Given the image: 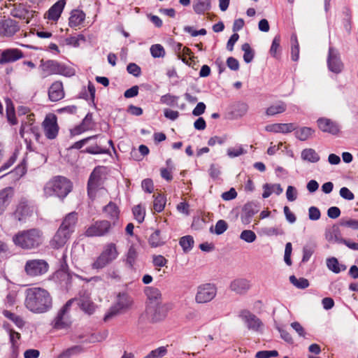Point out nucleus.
<instances>
[{
  "label": "nucleus",
  "instance_id": "1",
  "mask_svg": "<svg viewBox=\"0 0 358 358\" xmlns=\"http://www.w3.org/2000/svg\"><path fill=\"white\" fill-rule=\"evenodd\" d=\"M24 306L36 314L45 313L52 308V298L49 292L41 287H31L25 290Z\"/></svg>",
  "mask_w": 358,
  "mask_h": 358
},
{
  "label": "nucleus",
  "instance_id": "2",
  "mask_svg": "<svg viewBox=\"0 0 358 358\" xmlns=\"http://www.w3.org/2000/svg\"><path fill=\"white\" fill-rule=\"evenodd\" d=\"M14 244L24 250H32L43 243V233L38 229H30L18 231L13 236Z\"/></svg>",
  "mask_w": 358,
  "mask_h": 358
},
{
  "label": "nucleus",
  "instance_id": "3",
  "mask_svg": "<svg viewBox=\"0 0 358 358\" xmlns=\"http://www.w3.org/2000/svg\"><path fill=\"white\" fill-rule=\"evenodd\" d=\"M71 189L72 183L69 180L63 176H55L45 184L43 192L47 197L55 195L63 199Z\"/></svg>",
  "mask_w": 358,
  "mask_h": 358
},
{
  "label": "nucleus",
  "instance_id": "4",
  "mask_svg": "<svg viewBox=\"0 0 358 358\" xmlns=\"http://www.w3.org/2000/svg\"><path fill=\"white\" fill-rule=\"evenodd\" d=\"M133 304V299L127 293L120 292L117 296L115 303L106 313L103 320L108 322L114 317L124 313L129 310Z\"/></svg>",
  "mask_w": 358,
  "mask_h": 358
},
{
  "label": "nucleus",
  "instance_id": "5",
  "mask_svg": "<svg viewBox=\"0 0 358 358\" xmlns=\"http://www.w3.org/2000/svg\"><path fill=\"white\" fill-rule=\"evenodd\" d=\"M119 255L117 246L113 243L105 245L99 256L92 264L94 269H101L115 260Z\"/></svg>",
  "mask_w": 358,
  "mask_h": 358
},
{
  "label": "nucleus",
  "instance_id": "6",
  "mask_svg": "<svg viewBox=\"0 0 358 358\" xmlns=\"http://www.w3.org/2000/svg\"><path fill=\"white\" fill-rule=\"evenodd\" d=\"M35 206L25 198H21L11 216L20 223H25L35 213Z\"/></svg>",
  "mask_w": 358,
  "mask_h": 358
},
{
  "label": "nucleus",
  "instance_id": "7",
  "mask_svg": "<svg viewBox=\"0 0 358 358\" xmlns=\"http://www.w3.org/2000/svg\"><path fill=\"white\" fill-rule=\"evenodd\" d=\"M73 300H69L58 311L56 317L52 322L55 329H67L71 325V320L69 315L70 308Z\"/></svg>",
  "mask_w": 358,
  "mask_h": 358
},
{
  "label": "nucleus",
  "instance_id": "8",
  "mask_svg": "<svg viewBox=\"0 0 358 358\" xmlns=\"http://www.w3.org/2000/svg\"><path fill=\"white\" fill-rule=\"evenodd\" d=\"M217 294V288L215 285L206 283L197 287L195 301L198 303H206L211 301Z\"/></svg>",
  "mask_w": 358,
  "mask_h": 358
},
{
  "label": "nucleus",
  "instance_id": "9",
  "mask_svg": "<svg viewBox=\"0 0 358 358\" xmlns=\"http://www.w3.org/2000/svg\"><path fill=\"white\" fill-rule=\"evenodd\" d=\"M48 269V263L43 259H32L26 262L24 271L26 273L31 277L41 275L45 273Z\"/></svg>",
  "mask_w": 358,
  "mask_h": 358
},
{
  "label": "nucleus",
  "instance_id": "10",
  "mask_svg": "<svg viewBox=\"0 0 358 358\" xmlns=\"http://www.w3.org/2000/svg\"><path fill=\"white\" fill-rule=\"evenodd\" d=\"M110 227L109 221H96L86 229L85 235L88 237L103 236L109 232Z\"/></svg>",
  "mask_w": 358,
  "mask_h": 358
},
{
  "label": "nucleus",
  "instance_id": "11",
  "mask_svg": "<svg viewBox=\"0 0 358 358\" xmlns=\"http://www.w3.org/2000/svg\"><path fill=\"white\" fill-rule=\"evenodd\" d=\"M327 66L329 71L334 73H340L343 69V64L341 60L338 51L330 47L327 57Z\"/></svg>",
  "mask_w": 358,
  "mask_h": 358
},
{
  "label": "nucleus",
  "instance_id": "12",
  "mask_svg": "<svg viewBox=\"0 0 358 358\" xmlns=\"http://www.w3.org/2000/svg\"><path fill=\"white\" fill-rule=\"evenodd\" d=\"M24 57L22 50L17 48H7L1 51L0 64L13 63Z\"/></svg>",
  "mask_w": 358,
  "mask_h": 358
},
{
  "label": "nucleus",
  "instance_id": "13",
  "mask_svg": "<svg viewBox=\"0 0 358 358\" xmlns=\"http://www.w3.org/2000/svg\"><path fill=\"white\" fill-rule=\"evenodd\" d=\"M241 317L249 330L260 331L263 328V323L255 315L248 310L241 312Z\"/></svg>",
  "mask_w": 358,
  "mask_h": 358
},
{
  "label": "nucleus",
  "instance_id": "14",
  "mask_svg": "<svg viewBox=\"0 0 358 358\" xmlns=\"http://www.w3.org/2000/svg\"><path fill=\"white\" fill-rule=\"evenodd\" d=\"M45 136L49 139H54L58 134L57 117L55 115L47 116L43 123Z\"/></svg>",
  "mask_w": 358,
  "mask_h": 358
},
{
  "label": "nucleus",
  "instance_id": "15",
  "mask_svg": "<svg viewBox=\"0 0 358 358\" xmlns=\"http://www.w3.org/2000/svg\"><path fill=\"white\" fill-rule=\"evenodd\" d=\"M318 128L323 132L338 135L341 131L340 125L326 117H320L317 121Z\"/></svg>",
  "mask_w": 358,
  "mask_h": 358
},
{
  "label": "nucleus",
  "instance_id": "16",
  "mask_svg": "<svg viewBox=\"0 0 358 358\" xmlns=\"http://www.w3.org/2000/svg\"><path fill=\"white\" fill-rule=\"evenodd\" d=\"M34 11L27 9L25 6L22 4L14 6L10 10V15L13 17L24 20L27 24L29 23L30 19L34 17Z\"/></svg>",
  "mask_w": 358,
  "mask_h": 358
},
{
  "label": "nucleus",
  "instance_id": "17",
  "mask_svg": "<svg viewBox=\"0 0 358 358\" xmlns=\"http://www.w3.org/2000/svg\"><path fill=\"white\" fill-rule=\"evenodd\" d=\"M229 287L238 294H244L250 289L251 283L245 278H237L231 282Z\"/></svg>",
  "mask_w": 358,
  "mask_h": 358
},
{
  "label": "nucleus",
  "instance_id": "18",
  "mask_svg": "<svg viewBox=\"0 0 358 358\" xmlns=\"http://www.w3.org/2000/svg\"><path fill=\"white\" fill-rule=\"evenodd\" d=\"M71 234L59 227L50 241V245L54 248L63 247L71 237Z\"/></svg>",
  "mask_w": 358,
  "mask_h": 358
},
{
  "label": "nucleus",
  "instance_id": "19",
  "mask_svg": "<svg viewBox=\"0 0 358 358\" xmlns=\"http://www.w3.org/2000/svg\"><path fill=\"white\" fill-rule=\"evenodd\" d=\"M77 222L78 213L76 212H71L64 217L59 227L72 234L75 231Z\"/></svg>",
  "mask_w": 358,
  "mask_h": 358
},
{
  "label": "nucleus",
  "instance_id": "20",
  "mask_svg": "<svg viewBox=\"0 0 358 358\" xmlns=\"http://www.w3.org/2000/svg\"><path fill=\"white\" fill-rule=\"evenodd\" d=\"M48 96L52 101H57L64 97V92L62 82L56 81L52 84L48 90Z\"/></svg>",
  "mask_w": 358,
  "mask_h": 358
},
{
  "label": "nucleus",
  "instance_id": "21",
  "mask_svg": "<svg viewBox=\"0 0 358 358\" xmlns=\"http://www.w3.org/2000/svg\"><path fill=\"white\" fill-rule=\"evenodd\" d=\"M259 210L257 209L256 205L252 203H246L242 210V213L241 215V220L244 224H248L251 222L252 218L253 216L257 213Z\"/></svg>",
  "mask_w": 358,
  "mask_h": 358
},
{
  "label": "nucleus",
  "instance_id": "22",
  "mask_svg": "<svg viewBox=\"0 0 358 358\" xmlns=\"http://www.w3.org/2000/svg\"><path fill=\"white\" fill-rule=\"evenodd\" d=\"M2 33L6 36H12L20 29L17 22L12 19H6L0 23Z\"/></svg>",
  "mask_w": 358,
  "mask_h": 358
},
{
  "label": "nucleus",
  "instance_id": "23",
  "mask_svg": "<svg viewBox=\"0 0 358 358\" xmlns=\"http://www.w3.org/2000/svg\"><path fill=\"white\" fill-rule=\"evenodd\" d=\"M296 127L292 123H275L266 126L265 129L274 133H289L295 130Z\"/></svg>",
  "mask_w": 358,
  "mask_h": 358
},
{
  "label": "nucleus",
  "instance_id": "24",
  "mask_svg": "<svg viewBox=\"0 0 358 358\" xmlns=\"http://www.w3.org/2000/svg\"><path fill=\"white\" fill-rule=\"evenodd\" d=\"M13 196L11 187H6L0 190V215L7 208Z\"/></svg>",
  "mask_w": 358,
  "mask_h": 358
},
{
  "label": "nucleus",
  "instance_id": "25",
  "mask_svg": "<svg viewBox=\"0 0 358 358\" xmlns=\"http://www.w3.org/2000/svg\"><path fill=\"white\" fill-rule=\"evenodd\" d=\"M59 63L54 60H41L40 68L44 73V76L57 74Z\"/></svg>",
  "mask_w": 358,
  "mask_h": 358
},
{
  "label": "nucleus",
  "instance_id": "26",
  "mask_svg": "<svg viewBox=\"0 0 358 358\" xmlns=\"http://www.w3.org/2000/svg\"><path fill=\"white\" fill-rule=\"evenodd\" d=\"M66 4L65 0H59L48 10V18L52 20H57Z\"/></svg>",
  "mask_w": 358,
  "mask_h": 358
},
{
  "label": "nucleus",
  "instance_id": "27",
  "mask_svg": "<svg viewBox=\"0 0 358 358\" xmlns=\"http://www.w3.org/2000/svg\"><path fill=\"white\" fill-rule=\"evenodd\" d=\"M92 115L91 113H88L81 124L77 127H76L72 131L71 134L73 135L80 134L85 131H88L92 128Z\"/></svg>",
  "mask_w": 358,
  "mask_h": 358
},
{
  "label": "nucleus",
  "instance_id": "28",
  "mask_svg": "<svg viewBox=\"0 0 358 358\" xmlns=\"http://www.w3.org/2000/svg\"><path fill=\"white\" fill-rule=\"evenodd\" d=\"M138 252L137 249L134 245H131L126 254V265L131 269L134 268L138 259Z\"/></svg>",
  "mask_w": 358,
  "mask_h": 358
},
{
  "label": "nucleus",
  "instance_id": "29",
  "mask_svg": "<svg viewBox=\"0 0 358 358\" xmlns=\"http://www.w3.org/2000/svg\"><path fill=\"white\" fill-rule=\"evenodd\" d=\"M85 14L78 10H74L71 12L69 17V25L71 27L79 26L85 20Z\"/></svg>",
  "mask_w": 358,
  "mask_h": 358
},
{
  "label": "nucleus",
  "instance_id": "30",
  "mask_svg": "<svg viewBox=\"0 0 358 358\" xmlns=\"http://www.w3.org/2000/svg\"><path fill=\"white\" fill-rule=\"evenodd\" d=\"M103 212L106 213V216L108 218L113 220V224H115V220L119 216V210L117 206L114 203L110 202L104 207Z\"/></svg>",
  "mask_w": 358,
  "mask_h": 358
},
{
  "label": "nucleus",
  "instance_id": "31",
  "mask_svg": "<svg viewBox=\"0 0 358 358\" xmlns=\"http://www.w3.org/2000/svg\"><path fill=\"white\" fill-rule=\"evenodd\" d=\"M301 158L302 159L311 163H316L320 159L319 155L312 148L303 150L301 152Z\"/></svg>",
  "mask_w": 358,
  "mask_h": 358
},
{
  "label": "nucleus",
  "instance_id": "32",
  "mask_svg": "<svg viewBox=\"0 0 358 358\" xmlns=\"http://www.w3.org/2000/svg\"><path fill=\"white\" fill-rule=\"evenodd\" d=\"M315 133V130L310 127H303L297 129L295 132L296 137L302 141L311 138Z\"/></svg>",
  "mask_w": 358,
  "mask_h": 358
},
{
  "label": "nucleus",
  "instance_id": "33",
  "mask_svg": "<svg viewBox=\"0 0 358 358\" xmlns=\"http://www.w3.org/2000/svg\"><path fill=\"white\" fill-rule=\"evenodd\" d=\"M211 8L210 0L199 1L193 4V10L196 14H203Z\"/></svg>",
  "mask_w": 358,
  "mask_h": 358
},
{
  "label": "nucleus",
  "instance_id": "34",
  "mask_svg": "<svg viewBox=\"0 0 358 358\" xmlns=\"http://www.w3.org/2000/svg\"><path fill=\"white\" fill-rule=\"evenodd\" d=\"M286 108L287 106L284 102H278L267 108L266 114L268 116H273L285 112Z\"/></svg>",
  "mask_w": 358,
  "mask_h": 358
},
{
  "label": "nucleus",
  "instance_id": "35",
  "mask_svg": "<svg viewBox=\"0 0 358 358\" xmlns=\"http://www.w3.org/2000/svg\"><path fill=\"white\" fill-rule=\"evenodd\" d=\"M327 268L335 273H338L341 271L346 269V266L344 265H340L338 259L336 257H331L327 259Z\"/></svg>",
  "mask_w": 358,
  "mask_h": 358
},
{
  "label": "nucleus",
  "instance_id": "36",
  "mask_svg": "<svg viewBox=\"0 0 358 358\" xmlns=\"http://www.w3.org/2000/svg\"><path fill=\"white\" fill-rule=\"evenodd\" d=\"M150 245L152 248H157L164 244V241L161 237L160 231L159 229L155 230L150 236L148 239Z\"/></svg>",
  "mask_w": 358,
  "mask_h": 358
},
{
  "label": "nucleus",
  "instance_id": "37",
  "mask_svg": "<svg viewBox=\"0 0 358 358\" xmlns=\"http://www.w3.org/2000/svg\"><path fill=\"white\" fill-rule=\"evenodd\" d=\"M3 315L12 322L15 323V324L19 327L22 328L24 325V322L22 318L15 313H11L9 310H5L3 311Z\"/></svg>",
  "mask_w": 358,
  "mask_h": 358
},
{
  "label": "nucleus",
  "instance_id": "38",
  "mask_svg": "<svg viewBox=\"0 0 358 358\" xmlns=\"http://www.w3.org/2000/svg\"><path fill=\"white\" fill-rule=\"evenodd\" d=\"M154 197L155 199L153 202V208L156 212L160 213L164 210L165 207L166 199L163 195L160 194L154 196Z\"/></svg>",
  "mask_w": 358,
  "mask_h": 358
},
{
  "label": "nucleus",
  "instance_id": "39",
  "mask_svg": "<svg viewBox=\"0 0 358 358\" xmlns=\"http://www.w3.org/2000/svg\"><path fill=\"white\" fill-rule=\"evenodd\" d=\"M194 239L191 236H185L180 239L179 243L185 252L190 251L194 245Z\"/></svg>",
  "mask_w": 358,
  "mask_h": 358
},
{
  "label": "nucleus",
  "instance_id": "40",
  "mask_svg": "<svg viewBox=\"0 0 358 358\" xmlns=\"http://www.w3.org/2000/svg\"><path fill=\"white\" fill-rule=\"evenodd\" d=\"M147 297L151 301H158L162 297L161 292L158 288L147 287L145 289Z\"/></svg>",
  "mask_w": 358,
  "mask_h": 358
},
{
  "label": "nucleus",
  "instance_id": "41",
  "mask_svg": "<svg viewBox=\"0 0 358 358\" xmlns=\"http://www.w3.org/2000/svg\"><path fill=\"white\" fill-rule=\"evenodd\" d=\"M168 310L169 308L167 305H158L155 310L153 319L155 321H159L164 319L166 317Z\"/></svg>",
  "mask_w": 358,
  "mask_h": 358
},
{
  "label": "nucleus",
  "instance_id": "42",
  "mask_svg": "<svg viewBox=\"0 0 358 358\" xmlns=\"http://www.w3.org/2000/svg\"><path fill=\"white\" fill-rule=\"evenodd\" d=\"M316 245L314 243H308L303 248L302 262H307L314 253Z\"/></svg>",
  "mask_w": 358,
  "mask_h": 358
},
{
  "label": "nucleus",
  "instance_id": "43",
  "mask_svg": "<svg viewBox=\"0 0 358 358\" xmlns=\"http://www.w3.org/2000/svg\"><path fill=\"white\" fill-rule=\"evenodd\" d=\"M82 351L80 346L76 345L64 351L57 358H70L72 355L79 354Z\"/></svg>",
  "mask_w": 358,
  "mask_h": 358
},
{
  "label": "nucleus",
  "instance_id": "44",
  "mask_svg": "<svg viewBox=\"0 0 358 358\" xmlns=\"http://www.w3.org/2000/svg\"><path fill=\"white\" fill-rule=\"evenodd\" d=\"M289 281L295 287H296L299 289H305L309 286L308 280L303 278H301L298 279L294 275H291L289 277Z\"/></svg>",
  "mask_w": 358,
  "mask_h": 358
},
{
  "label": "nucleus",
  "instance_id": "45",
  "mask_svg": "<svg viewBox=\"0 0 358 358\" xmlns=\"http://www.w3.org/2000/svg\"><path fill=\"white\" fill-rule=\"evenodd\" d=\"M227 152L229 157L234 158L245 154L247 151L243 148L242 145H237L234 148H228Z\"/></svg>",
  "mask_w": 358,
  "mask_h": 358
},
{
  "label": "nucleus",
  "instance_id": "46",
  "mask_svg": "<svg viewBox=\"0 0 358 358\" xmlns=\"http://www.w3.org/2000/svg\"><path fill=\"white\" fill-rule=\"evenodd\" d=\"M242 50L244 52L243 59L246 63H250L254 58V52L250 45L245 43L242 45Z\"/></svg>",
  "mask_w": 358,
  "mask_h": 358
},
{
  "label": "nucleus",
  "instance_id": "47",
  "mask_svg": "<svg viewBox=\"0 0 358 358\" xmlns=\"http://www.w3.org/2000/svg\"><path fill=\"white\" fill-rule=\"evenodd\" d=\"M150 53L155 58L164 57L165 56V50L160 44H155L150 47Z\"/></svg>",
  "mask_w": 358,
  "mask_h": 358
},
{
  "label": "nucleus",
  "instance_id": "48",
  "mask_svg": "<svg viewBox=\"0 0 358 358\" xmlns=\"http://www.w3.org/2000/svg\"><path fill=\"white\" fill-rule=\"evenodd\" d=\"M240 238L246 243H251L256 240L257 236L251 230H243L240 234Z\"/></svg>",
  "mask_w": 358,
  "mask_h": 358
},
{
  "label": "nucleus",
  "instance_id": "49",
  "mask_svg": "<svg viewBox=\"0 0 358 358\" xmlns=\"http://www.w3.org/2000/svg\"><path fill=\"white\" fill-rule=\"evenodd\" d=\"M178 96L167 94L161 97L160 101L162 103L169 106H174L177 105Z\"/></svg>",
  "mask_w": 358,
  "mask_h": 358
},
{
  "label": "nucleus",
  "instance_id": "50",
  "mask_svg": "<svg viewBox=\"0 0 358 358\" xmlns=\"http://www.w3.org/2000/svg\"><path fill=\"white\" fill-rule=\"evenodd\" d=\"M292 50H291L292 59L294 61H297L299 59V46L296 36L295 35H293L292 36Z\"/></svg>",
  "mask_w": 358,
  "mask_h": 358
},
{
  "label": "nucleus",
  "instance_id": "51",
  "mask_svg": "<svg viewBox=\"0 0 358 358\" xmlns=\"http://www.w3.org/2000/svg\"><path fill=\"white\" fill-rule=\"evenodd\" d=\"M133 214L138 222L141 223L144 220L145 210L141 205L135 206L133 209Z\"/></svg>",
  "mask_w": 358,
  "mask_h": 358
},
{
  "label": "nucleus",
  "instance_id": "52",
  "mask_svg": "<svg viewBox=\"0 0 358 358\" xmlns=\"http://www.w3.org/2000/svg\"><path fill=\"white\" fill-rule=\"evenodd\" d=\"M96 182H97V179L95 176L94 173L93 172L90 177V179L88 180V184H87V192H88V195L90 197L94 196V190L96 188Z\"/></svg>",
  "mask_w": 358,
  "mask_h": 358
},
{
  "label": "nucleus",
  "instance_id": "53",
  "mask_svg": "<svg viewBox=\"0 0 358 358\" xmlns=\"http://www.w3.org/2000/svg\"><path fill=\"white\" fill-rule=\"evenodd\" d=\"M340 224L354 230H358V220L356 219H342L340 222Z\"/></svg>",
  "mask_w": 358,
  "mask_h": 358
},
{
  "label": "nucleus",
  "instance_id": "54",
  "mask_svg": "<svg viewBox=\"0 0 358 358\" xmlns=\"http://www.w3.org/2000/svg\"><path fill=\"white\" fill-rule=\"evenodd\" d=\"M80 306L83 310L88 314H92L94 311V305L89 300H81L80 302Z\"/></svg>",
  "mask_w": 358,
  "mask_h": 358
},
{
  "label": "nucleus",
  "instance_id": "55",
  "mask_svg": "<svg viewBox=\"0 0 358 358\" xmlns=\"http://www.w3.org/2000/svg\"><path fill=\"white\" fill-rule=\"evenodd\" d=\"M166 353V349L165 347H159L152 351H151L144 358H161L164 357Z\"/></svg>",
  "mask_w": 358,
  "mask_h": 358
},
{
  "label": "nucleus",
  "instance_id": "56",
  "mask_svg": "<svg viewBox=\"0 0 358 358\" xmlns=\"http://www.w3.org/2000/svg\"><path fill=\"white\" fill-rule=\"evenodd\" d=\"M280 36L277 35L274 37L270 49V53L274 57H277L278 50L280 49Z\"/></svg>",
  "mask_w": 358,
  "mask_h": 358
},
{
  "label": "nucleus",
  "instance_id": "57",
  "mask_svg": "<svg viewBox=\"0 0 358 358\" xmlns=\"http://www.w3.org/2000/svg\"><path fill=\"white\" fill-rule=\"evenodd\" d=\"M227 223L223 220H220L217 222L215 226V233L217 235L222 234L227 229Z\"/></svg>",
  "mask_w": 358,
  "mask_h": 358
},
{
  "label": "nucleus",
  "instance_id": "58",
  "mask_svg": "<svg viewBox=\"0 0 358 358\" xmlns=\"http://www.w3.org/2000/svg\"><path fill=\"white\" fill-rule=\"evenodd\" d=\"M168 262V260L162 255H153L152 256V264L155 266L163 267Z\"/></svg>",
  "mask_w": 358,
  "mask_h": 358
},
{
  "label": "nucleus",
  "instance_id": "59",
  "mask_svg": "<svg viewBox=\"0 0 358 358\" xmlns=\"http://www.w3.org/2000/svg\"><path fill=\"white\" fill-rule=\"evenodd\" d=\"M278 355V352L276 350H264L259 351L256 353V358H270L271 357H277Z\"/></svg>",
  "mask_w": 358,
  "mask_h": 358
},
{
  "label": "nucleus",
  "instance_id": "60",
  "mask_svg": "<svg viewBox=\"0 0 358 358\" xmlns=\"http://www.w3.org/2000/svg\"><path fill=\"white\" fill-rule=\"evenodd\" d=\"M84 152L90 153V154L96 155V154L107 153L108 150L106 149L101 148L98 145H95L87 148Z\"/></svg>",
  "mask_w": 358,
  "mask_h": 358
},
{
  "label": "nucleus",
  "instance_id": "61",
  "mask_svg": "<svg viewBox=\"0 0 358 358\" xmlns=\"http://www.w3.org/2000/svg\"><path fill=\"white\" fill-rule=\"evenodd\" d=\"M127 70L129 73L132 74L135 77H138L141 73V68L134 63L129 64Z\"/></svg>",
  "mask_w": 358,
  "mask_h": 358
},
{
  "label": "nucleus",
  "instance_id": "62",
  "mask_svg": "<svg viewBox=\"0 0 358 358\" xmlns=\"http://www.w3.org/2000/svg\"><path fill=\"white\" fill-rule=\"evenodd\" d=\"M321 213L320 210L315 206H311L308 209V217L311 220H317L320 218Z\"/></svg>",
  "mask_w": 358,
  "mask_h": 358
},
{
  "label": "nucleus",
  "instance_id": "63",
  "mask_svg": "<svg viewBox=\"0 0 358 358\" xmlns=\"http://www.w3.org/2000/svg\"><path fill=\"white\" fill-rule=\"evenodd\" d=\"M286 196L289 201H294L297 198V191L293 186H288L286 191Z\"/></svg>",
  "mask_w": 358,
  "mask_h": 358
},
{
  "label": "nucleus",
  "instance_id": "64",
  "mask_svg": "<svg viewBox=\"0 0 358 358\" xmlns=\"http://www.w3.org/2000/svg\"><path fill=\"white\" fill-rule=\"evenodd\" d=\"M340 195L346 200H353L355 199L354 194L347 187H344L340 189Z\"/></svg>",
  "mask_w": 358,
  "mask_h": 358
}]
</instances>
